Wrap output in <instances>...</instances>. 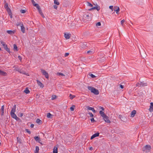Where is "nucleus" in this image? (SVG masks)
I'll list each match as a JSON object with an SVG mask.
<instances>
[{"label": "nucleus", "instance_id": "603ef678", "mask_svg": "<svg viewBox=\"0 0 153 153\" xmlns=\"http://www.w3.org/2000/svg\"><path fill=\"white\" fill-rule=\"evenodd\" d=\"M69 54V53H65V57H66V56H67Z\"/></svg>", "mask_w": 153, "mask_h": 153}, {"label": "nucleus", "instance_id": "f704fd0d", "mask_svg": "<svg viewBox=\"0 0 153 153\" xmlns=\"http://www.w3.org/2000/svg\"><path fill=\"white\" fill-rule=\"evenodd\" d=\"M54 3L57 5H59V3L57 0H54Z\"/></svg>", "mask_w": 153, "mask_h": 153}, {"label": "nucleus", "instance_id": "2eb2a0df", "mask_svg": "<svg viewBox=\"0 0 153 153\" xmlns=\"http://www.w3.org/2000/svg\"><path fill=\"white\" fill-rule=\"evenodd\" d=\"M20 25H21V30L23 33H25V28L24 27V26L23 25V24L20 23Z\"/></svg>", "mask_w": 153, "mask_h": 153}, {"label": "nucleus", "instance_id": "58836bf2", "mask_svg": "<svg viewBox=\"0 0 153 153\" xmlns=\"http://www.w3.org/2000/svg\"><path fill=\"white\" fill-rule=\"evenodd\" d=\"M39 147L38 146H36V152H39Z\"/></svg>", "mask_w": 153, "mask_h": 153}, {"label": "nucleus", "instance_id": "8fccbe9b", "mask_svg": "<svg viewBox=\"0 0 153 153\" xmlns=\"http://www.w3.org/2000/svg\"><path fill=\"white\" fill-rule=\"evenodd\" d=\"M88 114H89L90 117H93L94 116L93 115L91 112H89Z\"/></svg>", "mask_w": 153, "mask_h": 153}, {"label": "nucleus", "instance_id": "13d9d810", "mask_svg": "<svg viewBox=\"0 0 153 153\" xmlns=\"http://www.w3.org/2000/svg\"><path fill=\"white\" fill-rule=\"evenodd\" d=\"M20 23L21 24H23L22 23V22H19V23H18L17 24V25L18 26H19L20 25H21Z\"/></svg>", "mask_w": 153, "mask_h": 153}, {"label": "nucleus", "instance_id": "7c9ffc66", "mask_svg": "<svg viewBox=\"0 0 153 153\" xmlns=\"http://www.w3.org/2000/svg\"><path fill=\"white\" fill-rule=\"evenodd\" d=\"M13 49L14 50H16V51H18V48L15 44L13 45Z\"/></svg>", "mask_w": 153, "mask_h": 153}, {"label": "nucleus", "instance_id": "a18cd8bd", "mask_svg": "<svg viewBox=\"0 0 153 153\" xmlns=\"http://www.w3.org/2000/svg\"><path fill=\"white\" fill-rule=\"evenodd\" d=\"M14 70L18 72L19 71V69L18 67H15Z\"/></svg>", "mask_w": 153, "mask_h": 153}, {"label": "nucleus", "instance_id": "ea45409f", "mask_svg": "<svg viewBox=\"0 0 153 153\" xmlns=\"http://www.w3.org/2000/svg\"><path fill=\"white\" fill-rule=\"evenodd\" d=\"M26 11L25 10H21L20 11L22 13H24L26 12Z\"/></svg>", "mask_w": 153, "mask_h": 153}, {"label": "nucleus", "instance_id": "3c124183", "mask_svg": "<svg viewBox=\"0 0 153 153\" xmlns=\"http://www.w3.org/2000/svg\"><path fill=\"white\" fill-rule=\"evenodd\" d=\"M91 120L92 123H94L95 122V120L93 118H92L91 119Z\"/></svg>", "mask_w": 153, "mask_h": 153}, {"label": "nucleus", "instance_id": "473e14b6", "mask_svg": "<svg viewBox=\"0 0 153 153\" xmlns=\"http://www.w3.org/2000/svg\"><path fill=\"white\" fill-rule=\"evenodd\" d=\"M75 105H72V106L70 108V110L72 111H73L74 110V108H75Z\"/></svg>", "mask_w": 153, "mask_h": 153}, {"label": "nucleus", "instance_id": "79ce46f5", "mask_svg": "<svg viewBox=\"0 0 153 153\" xmlns=\"http://www.w3.org/2000/svg\"><path fill=\"white\" fill-rule=\"evenodd\" d=\"M87 6H90V7H93V5L89 2H87Z\"/></svg>", "mask_w": 153, "mask_h": 153}, {"label": "nucleus", "instance_id": "e433bc0d", "mask_svg": "<svg viewBox=\"0 0 153 153\" xmlns=\"http://www.w3.org/2000/svg\"><path fill=\"white\" fill-rule=\"evenodd\" d=\"M94 53V52L93 51H87V53H89L90 54H92Z\"/></svg>", "mask_w": 153, "mask_h": 153}, {"label": "nucleus", "instance_id": "a19ab883", "mask_svg": "<svg viewBox=\"0 0 153 153\" xmlns=\"http://www.w3.org/2000/svg\"><path fill=\"white\" fill-rule=\"evenodd\" d=\"M89 75L91 76L92 78H95L96 77V76L92 74H90Z\"/></svg>", "mask_w": 153, "mask_h": 153}, {"label": "nucleus", "instance_id": "09e8293b", "mask_svg": "<svg viewBox=\"0 0 153 153\" xmlns=\"http://www.w3.org/2000/svg\"><path fill=\"white\" fill-rule=\"evenodd\" d=\"M125 22V20L124 19H123L121 21V24L123 26V23H124Z\"/></svg>", "mask_w": 153, "mask_h": 153}, {"label": "nucleus", "instance_id": "0e129e2a", "mask_svg": "<svg viewBox=\"0 0 153 153\" xmlns=\"http://www.w3.org/2000/svg\"><path fill=\"white\" fill-rule=\"evenodd\" d=\"M34 125L33 124H31L30 126V127L31 128H33L34 127Z\"/></svg>", "mask_w": 153, "mask_h": 153}, {"label": "nucleus", "instance_id": "393cba45", "mask_svg": "<svg viewBox=\"0 0 153 153\" xmlns=\"http://www.w3.org/2000/svg\"><path fill=\"white\" fill-rule=\"evenodd\" d=\"M58 149L55 146L53 149V153H58Z\"/></svg>", "mask_w": 153, "mask_h": 153}, {"label": "nucleus", "instance_id": "4be33fe9", "mask_svg": "<svg viewBox=\"0 0 153 153\" xmlns=\"http://www.w3.org/2000/svg\"><path fill=\"white\" fill-rule=\"evenodd\" d=\"M70 35L69 34L66 33H65L64 35L65 38L67 39H69L70 38Z\"/></svg>", "mask_w": 153, "mask_h": 153}, {"label": "nucleus", "instance_id": "20e7f679", "mask_svg": "<svg viewBox=\"0 0 153 153\" xmlns=\"http://www.w3.org/2000/svg\"><path fill=\"white\" fill-rule=\"evenodd\" d=\"M10 115L11 117L16 119V120H19V118L17 117L16 115L14 113H10Z\"/></svg>", "mask_w": 153, "mask_h": 153}, {"label": "nucleus", "instance_id": "39448f33", "mask_svg": "<svg viewBox=\"0 0 153 153\" xmlns=\"http://www.w3.org/2000/svg\"><path fill=\"white\" fill-rule=\"evenodd\" d=\"M103 119L106 122L108 123H111L110 121L108 119V117L107 115H106L104 117Z\"/></svg>", "mask_w": 153, "mask_h": 153}, {"label": "nucleus", "instance_id": "4d7b16f0", "mask_svg": "<svg viewBox=\"0 0 153 153\" xmlns=\"http://www.w3.org/2000/svg\"><path fill=\"white\" fill-rule=\"evenodd\" d=\"M17 140L18 142H20V140H21V139L18 137H17Z\"/></svg>", "mask_w": 153, "mask_h": 153}, {"label": "nucleus", "instance_id": "423d86ee", "mask_svg": "<svg viewBox=\"0 0 153 153\" xmlns=\"http://www.w3.org/2000/svg\"><path fill=\"white\" fill-rule=\"evenodd\" d=\"M151 146L149 145H146L143 148V150L145 151V150H149L151 149Z\"/></svg>", "mask_w": 153, "mask_h": 153}, {"label": "nucleus", "instance_id": "5fc2aeb1", "mask_svg": "<svg viewBox=\"0 0 153 153\" xmlns=\"http://www.w3.org/2000/svg\"><path fill=\"white\" fill-rule=\"evenodd\" d=\"M83 45H85V46H86V43H82V44L81 45V46H83Z\"/></svg>", "mask_w": 153, "mask_h": 153}, {"label": "nucleus", "instance_id": "9b49d317", "mask_svg": "<svg viewBox=\"0 0 153 153\" xmlns=\"http://www.w3.org/2000/svg\"><path fill=\"white\" fill-rule=\"evenodd\" d=\"M16 32V31L15 30H7V32L9 34L11 35H13Z\"/></svg>", "mask_w": 153, "mask_h": 153}, {"label": "nucleus", "instance_id": "2f4dec72", "mask_svg": "<svg viewBox=\"0 0 153 153\" xmlns=\"http://www.w3.org/2000/svg\"><path fill=\"white\" fill-rule=\"evenodd\" d=\"M34 6L36 7L38 9H39L40 8L39 6V5L38 4H35L33 5Z\"/></svg>", "mask_w": 153, "mask_h": 153}, {"label": "nucleus", "instance_id": "a211bd4d", "mask_svg": "<svg viewBox=\"0 0 153 153\" xmlns=\"http://www.w3.org/2000/svg\"><path fill=\"white\" fill-rule=\"evenodd\" d=\"M149 110L150 111H153V102H151L150 103Z\"/></svg>", "mask_w": 153, "mask_h": 153}, {"label": "nucleus", "instance_id": "5701e85b", "mask_svg": "<svg viewBox=\"0 0 153 153\" xmlns=\"http://www.w3.org/2000/svg\"><path fill=\"white\" fill-rule=\"evenodd\" d=\"M34 139L36 141H38L39 143H41L40 142L41 140H40L39 137L38 136H35L34 137Z\"/></svg>", "mask_w": 153, "mask_h": 153}, {"label": "nucleus", "instance_id": "e2e57ef3", "mask_svg": "<svg viewBox=\"0 0 153 153\" xmlns=\"http://www.w3.org/2000/svg\"><path fill=\"white\" fill-rule=\"evenodd\" d=\"M19 116L20 117H22L23 116V113H21L20 114H19Z\"/></svg>", "mask_w": 153, "mask_h": 153}, {"label": "nucleus", "instance_id": "864d4df0", "mask_svg": "<svg viewBox=\"0 0 153 153\" xmlns=\"http://www.w3.org/2000/svg\"><path fill=\"white\" fill-rule=\"evenodd\" d=\"M18 58L19 59V60L21 61H22V57L20 56H18Z\"/></svg>", "mask_w": 153, "mask_h": 153}, {"label": "nucleus", "instance_id": "774afa93", "mask_svg": "<svg viewBox=\"0 0 153 153\" xmlns=\"http://www.w3.org/2000/svg\"><path fill=\"white\" fill-rule=\"evenodd\" d=\"M101 108L102 110H104V108L102 107H101Z\"/></svg>", "mask_w": 153, "mask_h": 153}, {"label": "nucleus", "instance_id": "de8ad7c7", "mask_svg": "<svg viewBox=\"0 0 153 153\" xmlns=\"http://www.w3.org/2000/svg\"><path fill=\"white\" fill-rule=\"evenodd\" d=\"M101 23L100 22H98V23H97V24H96V26H100L101 25Z\"/></svg>", "mask_w": 153, "mask_h": 153}, {"label": "nucleus", "instance_id": "052dcab7", "mask_svg": "<svg viewBox=\"0 0 153 153\" xmlns=\"http://www.w3.org/2000/svg\"><path fill=\"white\" fill-rule=\"evenodd\" d=\"M113 6H109V8L110 9L112 10L113 8Z\"/></svg>", "mask_w": 153, "mask_h": 153}, {"label": "nucleus", "instance_id": "0eeeda50", "mask_svg": "<svg viewBox=\"0 0 153 153\" xmlns=\"http://www.w3.org/2000/svg\"><path fill=\"white\" fill-rule=\"evenodd\" d=\"M142 83V82H140V83H137L136 84V86H137L141 87L144 86H146L147 85V84L146 83H145L144 84H141Z\"/></svg>", "mask_w": 153, "mask_h": 153}, {"label": "nucleus", "instance_id": "f8f14e48", "mask_svg": "<svg viewBox=\"0 0 153 153\" xmlns=\"http://www.w3.org/2000/svg\"><path fill=\"white\" fill-rule=\"evenodd\" d=\"M4 49L9 53H10V51L9 48L7 47V45L6 44L4 46H3Z\"/></svg>", "mask_w": 153, "mask_h": 153}, {"label": "nucleus", "instance_id": "4468645a", "mask_svg": "<svg viewBox=\"0 0 153 153\" xmlns=\"http://www.w3.org/2000/svg\"><path fill=\"white\" fill-rule=\"evenodd\" d=\"M18 72L20 73L21 74H24L29 76L28 73L25 72L24 71L22 70V69H20L19 71Z\"/></svg>", "mask_w": 153, "mask_h": 153}, {"label": "nucleus", "instance_id": "1a4fd4ad", "mask_svg": "<svg viewBox=\"0 0 153 153\" xmlns=\"http://www.w3.org/2000/svg\"><path fill=\"white\" fill-rule=\"evenodd\" d=\"M4 7V8L6 9L7 11H9L10 10H11L8 7V3H5Z\"/></svg>", "mask_w": 153, "mask_h": 153}, {"label": "nucleus", "instance_id": "a878e982", "mask_svg": "<svg viewBox=\"0 0 153 153\" xmlns=\"http://www.w3.org/2000/svg\"><path fill=\"white\" fill-rule=\"evenodd\" d=\"M24 92L26 94H29L30 92L29 90L27 88H26L25 90L24 91Z\"/></svg>", "mask_w": 153, "mask_h": 153}, {"label": "nucleus", "instance_id": "ddd939ff", "mask_svg": "<svg viewBox=\"0 0 153 153\" xmlns=\"http://www.w3.org/2000/svg\"><path fill=\"white\" fill-rule=\"evenodd\" d=\"M99 133H95L91 136V139L92 140L94 138H95L99 136Z\"/></svg>", "mask_w": 153, "mask_h": 153}, {"label": "nucleus", "instance_id": "bb28decb", "mask_svg": "<svg viewBox=\"0 0 153 153\" xmlns=\"http://www.w3.org/2000/svg\"><path fill=\"white\" fill-rule=\"evenodd\" d=\"M8 14H9V16H10L11 18H12V13L11 12V10H9V11H7Z\"/></svg>", "mask_w": 153, "mask_h": 153}, {"label": "nucleus", "instance_id": "c9c22d12", "mask_svg": "<svg viewBox=\"0 0 153 153\" xmlns=\"http://www.w3.org/2000/svg\"><path fill=\"white\" fill-rule=\"evenodd\" d=\"M86 108H87V109L88 110H92L93 108H92V107H90L89 106H87L86 107Z\"/></svg>", "mask_w": 153, "mask_h": 153}, {"label": "nucleus", "instance_id": "338daca9", "mask_svg": "<svg viewBox=\"0 0 153 153\" xmlns=\"http://www.w3.org/2000/svg\"><path fill=\"white\" fill-rule=\"evenodd\" d=\"M93 109L92 110L95 113L96 111L94 110V108H93Z\"/></svg>", "mask_w": 153, "mask_h": 153}, {"label": "nucleus", "instance_id": "4c0bfd02", "mask_svg": "<svg viewBox=\"0 0 153 153\" xmlns=\"http://www.w3.org/2000/svg\"><path fill=\"white\" fill-rule=\"evenodd\" d=\"M0 42L1 43V44L3 46H4V45H6L5 43L2 41H0Z\"/></svg>", "mask_w": 153, "mask_h": 153}, {"label": "nucleus", "instance_id": "680f3d73", "mask_svg": "<svg viewBox=\"0 0 153 153\" xmlns=\"http://www.w3.org/2000/svg\"><path fill=\"white\" fill-rule=\"evenodd\" d=\"M120 87L121 88L123 89L124 88V86L123 85H120Z\"/></svg>", "mask_w": 153, "mask_h": 153}, {"label": "nucleus", "instance_id": "b1692460", "mask_svg": "<svg viewBox=\"0 0 153 153\" xmlns=\"http://www.w3.org/2000/svg\"><path fill=\"white\" fill-rule=\"evenodd\" d=\"M99 113L100 114L101 116L103 117H104L106 115L102 111H99Z\"/></svg>", "mask_w": 153, "mask_h": 153}, {"label": "nucleus", "instance_id": "49530a36", "mask_svg": "<svg viewBox=\"0 0 153 153\" xmlns=\"http://www.w3.org/2000/svg\"><path fill=\"white\" fill-rule=\"evenodd\" d=\"M25 131L28 133L30 134L31 133V132L30 131H29L28 129H26L25 130Z\"/></svg>", "mask_w": 153, "mask_h": 153}, {"label": "nucleus", "instance_id": "c85d7f7f", "mask_svg": "<svg viewBox=\"0 0 153 153\" xmlns=\"http://www.w3.org/2000/svg\"><path fill=\"white\" fill-rule=\"evenodd\" d=\"M36 122L39 124H41L42 123V121L39 119L36 120Z\"/></svg>", "mask_w": 153, "mask_h": 153}, {"label": "nucleus", "instance_id": "6ab92c4d", "mask_svg": "<svg viewBox=\"0 0 153 153\" xmlns=\"http://www.w3.org/2000/svg\"><path fill=\"white\" fill-rule=\"evenodd\" d=\"M4 106L2 105L1 106V116H2L4 114Z\"/></svg>", "mask_w": 153, "mask_h": 153}, {"label": "nucleus", "instance_id": "bf43d9fd", "mask_svg": "<svg viewBox=\"0 0 153 153\" xmlns=\"http://www.w3.org/2000/svg\"><path fill=\"white\" fill-rule=\"evenodd\" d=\"M31 2H32V3L33 4V5L35 3V1H34V0H31Z\"/></svg>", "mask_w": 153, "mask_h": 153}, {"label": "nucleus", "instance_id": "7ed1b4c3", "mask_svg": "<svg viewBox=\"0 0 153 153\" xmlns=\"http://www.w3.org/2000/svg\"><path fill=\"white\" fill-rule=\"evenodd\" d=\"M41 72L42 74L45 76V77L47 79L49 77V75L48 73L46 71L43 69H41Z\"/></svg>", "mask_w": 153, "mask_h": 153}, {"label": "nucleus", "instance_id": "9d476101", "mask_svg": "<svg viewBox=\"0 0 153 153\" xmlns=\"http://www.w3.org/2000/svg\"><path fill=\"white\" fill-rule=\"evenodd\" d=\"M37 83L38 85L40 86V87L42 88H43L44 87V85L42 83L39 81L38 80H36Z\"/></svg>", "mask_w": 153, "mask_h": 153}, {"label": "nucleus", "instance_id": "c756f323", "mask_svg": "<svg viewBox=\"0 0 153 153\" xmlns=\"http://www.w3.org/2000/svg\"><path fill=\"white\" fill-rule=\"evenodd\" d=\"M6 73L5 72H4L3 71H1L0 70V74L2 75H6Z\"/></svg>", "mask_w": 153, "mask_h": 153}, {"label": "nucleus", "instance_id": "37998d69", "mask_svg": "<svg viewBox=\"0 0 153 153\" xmlns=\"http://www.w3.org/2000/svg\"><path fill=\"white\" fill-rule=\"evenodd\" d=\"M57 74L59 75H61V76H65L64 74L62 73H58Z\"/></svg>", "mask_w": 153, "mask_h": 153}, {"label": "nucleus", "instance_id": "dca6fc26", "mask_svg": "<svg viewBox=\"0 0 153 153\" xmlns=\"http://www.w3.org/2000/svg\"><path fill=\"white\" fill-rule=\"evenodd\" d=\"M100 8L99 7H93L90 9L89 10H94V9H96L97 11H99L100 10Z\"/></svg>", "mask_w": 153, "mask_h": 153}, {"label": "nucleus", "instance_id": "72a5a7b5", "mask_svg": "<svg viewBox=\"0 0 153 153\" xmlns=\"http://www.w3.org/2000/svg\"><path fill=\"white\" fill-rule=\"evenodd\" d=\"M70 99L71 100H72L75 97V96L72 95L71 94H70L69 95Z\"/></svg>", "mask_w": 153, "mask_h": 153}, {"label": "nucleus", "instance_id": "6e6552de", "mask_svg": "<svg viewBox=\"0 0 153 153\" xmlns=\"http://www.w3.org/2000/svg\"><path fill=\"white\" fill-rule=\"evenodd\" d=\"M114 10L116 12L117 14H118V12H119L120 11V8L118 7L114 6Z\"/></svg>", "mask_w": 153, "mask_h": 153}, {"label": "nucleus", "instance_id": "69168bd1", "mask_svg": "<svg viewBox=\"0 0 153 153\" xmlns=\"http://www.w3.org/2000/svg\"><path fill=\"white\" fill-rule=\"evenodd\" d=\"M93 149V148L92 147H91L89 148V150H92Z\"/></svg>", "mask_w": 153, "mask_h": 153}, {"label": "nucleus", "instance_id": "cd10ccee", "mask_svg": "<svg viewBox=\"0 0 153 153\" xmlns=\"http://www.w3.org/2000/svg\"><path fill=\"white\" fill-rule=\"evenodd\" d=\"M53 115L51 114L50 113H48L47 114V117L48 118H51Z\"/></svg>", "mask_w": 153, "mask_h": 153}, {"label": "nucleus", "instance_id": "f3484780", "mask_svg": "<svg viewBox=\"0 0 153 153\" xmlns=\"http://www.w3.org/2000/svg\"><path fill=\"white\" fill-rule=\"evenodd\" d=\"M136 113V111L135 110H133L131 113V117H134Z\"/></svg>", "mask_w": 153, "mask_h": 153}, {"label": "nucleus", "instance_id": "412c9836", "mask_svg": "<svg viewBox=\"0 0 153 153\" xmlns=\"http://www.w3.org/2000/svg\"><path fill=\"white\" fill-rule=\"evenodd\" d=\"M38 11H39V13L42 16V17H43V18H44L45 17V16H44V15H43V13L42 12V10H41L40 8H39V9H38Z\"/></svg>", "mask_w": 153, "mask_h": 153}, {"label": "nucleus", "instance_id": "f03ea898", "mask_svg": "<svg viewBox=\"0 0 153 153\" xmlns=\"http://www.w3.org/2000/svg\"><path fill=\"white\" fill-rule=\"evenodd\" d=\"M92 17V14L91 13L87 12L83 15V17L88 21L90 20Z\"/></svg>", "mask_w": 153, "mask_h": 153}, {"label": "nucleus", "instance_id": "f257e3e1", "mask_svg": "<svg viewBox=\"0 0 153 153\" xmlns=\"http://www.w3.org/2000/svg\"><path fill=\"white\" fill-rule=\"evenodd\" d=\"M88 88L89 90L91 91V93H94V94L98 95L99 94V92L98 90L94 87L88 86Z\"/></svg>", "mask_w": 153, "mask_h": 153}, {"label": "nucleus", "instance_id": "aec40b11", "mask_svg": "<svg viewBox=\"0 0 153 153\" xmlns=\"http://www.w3.org/2000/svg\"><path fill=\"white\" fill-rule=\"evenodd\" d=\"M16 105H14L10 113H15L16 109Z\"/></svg>", "mask_w": 153, "mask_h": 153}, {"label": "nucleus", "instance_id": "6e6d98bb", "mask_svg": "<svg viewBox=\"0 0 153 153\" xmlns=\"http://www.w3.org/2000/svg\"><path fill=\"white\" fill-rule=\"evenodd\" d=\"M53 7L54 8H55L56 9H57V6L56 5H53Z\"/></svg>", "mask_w": 153, "mask_h": 153}, {"label": "nucleus", "instance_id": "c03bdc74", "mask_svg": "<svg viewBox=\"0 0 153 153\" xmlns=\"http://www.w3.org/2000/svg\"><path fill=\"white\" fill-rule=\"evenodd\" d=\"M56 96L54 95L52 96V97L51 99L52 100H53L56 99Z\"/></svg>", "mask_w": 153, "mask_h": 153}]
</instances>
